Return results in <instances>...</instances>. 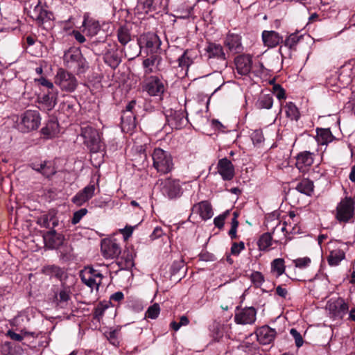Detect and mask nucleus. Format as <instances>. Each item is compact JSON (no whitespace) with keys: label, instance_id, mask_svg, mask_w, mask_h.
Here are the masks:
<instances>
[{"label":"nucleus","instance_id":"obj_49","mask_svg":"<svg viewBox=\"0 0 355 355\" xmlns=\"http://www.w3.org/2000/svg\"><path fill=\"white\" fill-rule=\"evenodd\" d=\"M295 266L299 268H305L311 263V259L309 257L298 258L293 261Z\"/></svg>","mask_w":355,"mask_h":355},{"label":"nucleus","instance_id":"obj_28","mask_svg":"<svg viewBox=\"0 0 355 355\" xmlns=\"http://www.w3.org/2000/svg\"><path fill=\"white\" fill-rule=\"evenodd\" d=\"M37 224L45 228H54L58 225V219L53 211L41 216L37 219Z\"/></svg>","mask_w":355,"mask_h":355},{"label":"nucleus","instance_id":"obj_7","mask_svg":"<svg viewBox=\"0 0 355 355\" xmlns=\"http://www.w3.org/2000/svg\"><path fill=\"white\" fill-rule=\"evenodd\" d=\"M80 277L82 282L91 288L92 289H98V286L101 284L103 275L97 270L94 269L91 266L85 267L80 271Z\"/></svg>","mask_w":355,"mask_h":355},{"label":"nucleus","instance_id":"obj_63","mask_svg":"<svg viewBox=\"0 0 355 355\" xmlns=\"http://www.w3.org/2000/svg\"><path fill=\"white\" fill-rule=\"evenodd\" d=\"M289 218L292 220H288L289 225H291L292 223H293L294 225H296L297 223L299 222V217L295 213V211H290L288 214Z\"/></svg>","mask_w":355,"mask_h":355},{"label":"nucleus","instance_id":"obj_18","mask_svg":"<svg viewBox=\"0 0 355 355\" xmlns=\"http://www.w3.org/2000/svg\"><path fill=\"white\" fill-rule=\"evenodd\" d=\"M236 69L241 76L248 75L252 68V58L249 55H241L235 59Z\"/></svg>","mask_w":355,"mask_h":355},{"label":"nucleus","instance_id":"obj_13","mask_svg":"<svg viewBox=\"0 0 355 355\" xmlns=\"http://www.w3.org/2000/svg\"><path fill=\"white\" fill-rule=\"evenodd\" d=\"M144 90L150 96H160L164 93L165 87L157 77L152 76L147 80Z\"/></svg>","mask_w":355,"mask_h":355},{"label":"nucleus","instance_id":"obj_48","mask_svg":"<svg viewBox=\"0 0 355 355\" xmlns=\"http://www.w3.org/2000/svg\"><path fill=\"white\" fill-rule=\"evenodd\" d=\"M300 40V37L296 34H291L284 41V45L289 49H293L296 46Z\"/></svg>","mask_w":355,"mask_h":355},{"label":"nucleus","instance_id":"obj_37","mask_svg":"<svg viewBox=\"0 0 355 355\" xmlns=\"http://www.w3.org/2000/svg\"><path fill=\"white\" fill-rule=\"evenodd\" d=\"M42 273L50 277H55L58 279H61L64 274L63 270L56 266H46L43 267L42 270Z\"/></svg>","mask_w":355,"mask_h":355},{"label":"nucleus","instance_id":"obj_56","mask_svg":"<svg viewBox=\"0 0 355 355\" xmlns=\"http://www.w3.org/2000/svg\"><path fill=\"white\" fill-rule=\"evenodd\" d=\"M245 248L244 243L241 241L240 243H234L231 248V252L233 255H239L240 252Z\"/></svg>","mask_w":355,"mask_h":355},{"label":"nucleus","instance_id":"obj_14","mask_svg":"<svg viewBox=\"0 0 355 355\" xmlns=\"http://www.w3.org/2000/svg\"><path fill=\"white\" fill-rule=\"evenodd\" d=\"M224 45L233 54L240 53L243 51L241 37L238 34L229 33L225 37Z\"/></svg>","mask_w":355,"mask_h":355},{"label":"nucleus","instance_id":"obj_1","mask_svg":"<svg viewBox=\"0 0 355 355\" xmlns=\"http://www.w3.org/2000/svg\"><path fill=\"white\" fill-rule=\"evenodd\" d=\"M153 166L161 174L170 173L174 168L171 153L160 148H155L152 154Z\"/></svg>","mask_w":355,"mask_h":355},{"label":"nucleus","instance_id":"obj_42","mask_svg":"<svg viewBox=\"0 0 355 355\" xmlns=\"http://www.w3.org/2000/svg\"><path fill=\"white\" fill-rule=\"evenodd\" d=\"M271 269L277 277L282 275L285 271L284 260L281 258L274 259L271 263Z\"/></svg>","mask_w":355,"mask_h":355},{"label":"nucleus","instance_id":"obj_24","mask_svg":"<svg viewBox=\"0 0 355 355\" xmlns=\"http://www.w3.org/2000/svg\"><path fill=\"white\" fill-rule=\"evenodd\" d=\"M168 125L173 129H181L187 124V119L182 111H175L167 118Z\"/></svg>","mask_w":355,"mask_h":355},{"label":"nucleus","instance_id":"obj_6","mask_svg":"<svg viewBox=\"0 0 355 355\" xmlns=\"http://www.w3.org/2000/svg\"><path fill=\"white\" fill-rule=\"evenodd\" d=\"M328 314L333 320H340L349 309L348 304L341 297L331 299L326 305Z\"/></svg>","mask_w":355,"mask_h":355},{"label":"nucleus","instance_id":"obj_33","mask_svg":"<svg viewBox=\"0 0 355 355\" xmlns=\"http://www.w3.org/2000/svg\"><path fill=\"white\" fill-rule=\"evenodd\" d=\"M31 17L39 24L43 23L48 17L47 12L42 9L39 1H37L33 10L31 11Z\"/></svg>","mask_w":355,"mask_h":355},{"label":"nucleus","instance_id":"obj_34","mask_svg":"<svg viewBox=\"0 0 355 355\" xmlns=\"http://www.w3.org/2000/svg\"><path fill=\"white\" fill-rule=\"evenodd\" d=\"M345 257V252L339 248L331 249L327 258L328 263L331 266H336Z\"/></svg>","mask_w":355,"mask_h":355},{"label":"nucleus","instance_id":"obj_23","mask_svg":"<svg viewBox=\"0 0 355 355\" xmlns=\"http://www.w3.org/2000/svg\"><path fill=\"white\" fill-rule=\"evenodd\" d=\"M71 291L69 287L61 288L55 295L54 302L60 308H65L71 300Z\"/></svg>","mask_w":355,"mask_h":355},{"label":"nucleus","instance_id":"obj_2","mask_svg":"<svg viewBox=\"0 0 355 355\" xmlns=\"http://www.w3.org/2000/svg\"><path fill=\"white\" fill-rule=\"evenodd\" d=\"M40 123L41 117L37 111L27 110L20 116L17 126L21 132H29L37 129Z\"/></svg>","mask_w":355,"mask_h":355},{"label":"nucleus","instance_id":"obj_58","mask_svg":"<svg viewBox=\"0 0 355 355\" xmlns=\"http://www.w3.org/2000/svg\"><path fill=\"white\" fill-rule=\"evenodd\" d=\"M134 227L132 226L126 225L123 229H120L119 232L123 234L125 240L130 238L133 232Z\"/></svg>","mask_w":355,"mask_h":355},{"label":"nucleus","instance_id":"obj_22","mask_svg":"<svg viewBox=\"0 0 355 355\" xmlns=\"http://www.w3.org/2000/svg\"><path fill=\"white\" fill-rule=\"evenodd\" d=\"M262 40L265 46L274 48L283 42V37L274 31H263Z\"/></svg>","mask_w":355,"mask_h":355},{"label":"nucleus","instance_id":"obj_43","mask_svg":"<svg viewBox=\"0 0 355 355\" xmlns=\"http://www.w3.org/2000/svg\"><path fill=\"white\" fill-rule=\"evenodd\" d=\"M28 335H31V336H35L34 332H28L26 331L24 329H22L21 330V333L18 334L15 332L13 330H8L6 333V336L10 337L12 340L20 342L24 338Z\"/></svg>","mask_w":355,"mask_h":355},{"label":"nucleus","instance_id":"obj_11","mask_svg":"<svg viewBox=\"0 0 355 355\" xmlns=\"http://www.w3.org/2000/svg\"><path fill=\"white\" fill-rule=\"evenodd\" d=\"M57 93L49 92L37 98V107L40 110L49 112L52 110L57 103Z\"/></svg>","mask_w":355,"mask_h":355},{"label":"nucleus","instance_id":"obj_4","mask_svg":"<svg viewBox=\"0 0 355 355\" xmlns=\"http://www.w3.org/2000/svg\"><path fill=\"white\" fill-rule=\"evenodd\" d=\"M354 201L351 198L346 197L338 204L336 209V218L340 223H347L354 215Z\"/></svg>","mask_w":355,"mask_h":355},{"label":"nucleus","instance_id":"obj_27","mask_svg":"<svg viewBox=\"0 0 355 355\" xmlns=\"http://www.w3.org/2000/svg\"><path fill=\"white\" fill-rule=\"evenodd\" d=\"M121 119V129L123 132H130L135 128V116L133 112H123Z\"/></svg>","mask_w":355,"mask_h":355},{"label":"nucleus","instance_id":"obj_61","mask_svg":"<svg viewBox=\"0 0 355 355\" xmlns=\"http://www.w3.org/2000/svg\"><path fill=\"white\" fill-rule=\"evenodd\" d=\"M35 81H37L41 85L45 86L48 88L52 89L53 87V84L44 77L35 79Z\"/></svg>","mask_w":355,"mask_h":355},{"label":"nucleus","instance_id":"obj_36","mask_svg":"<svg viewBox=\"0 0 355 355\" xmlns=\"http://www.w3.org/2000/svg\"><path fill=\"white\" fill-rule=\"evenodd\" d=\"M313 182L309 179L302 180L296 186V189L306 196H311L313 192Z\"/></svg>","mask_w":355,"mask_h":355},{"label":"nucleus","instance_id":"obj_9","mask_svg":"<svg viewBox=\"0 0 355 355\" xmlns=\"http://www.w3.org/2000/svg\"><path fill=\"white\" fill-rule=\"evenodd\" d=\"M163 193L170 199L180 198L182 193V188L179 180L166 179L164 182Z\"/></svg>","mask_w":355,"mask_h":355},{"label":"nucleus","instance_id":"obj_26","mask_svg":"<svg viewBox=\"0 0 355 355\" xmlns=\"http://www.w3.org/2000/svg\"><path fill=\"white\" fill-rule=\"evenodd\" d=\"M31 166L33 170L40 172L46 178H49L56 173V170L51 162L44 161L39 164L32 163Z\"/></svg>","mask_w":355,"mask_h":355},{"label":"nucleus","instance_id":"obj_12","mask_svg":"<svg viewBox=\"0 0 355 355\" xmlns=\"http://www.w3.org/2000/svg\"><path fill=\"white\" fill-rule=\"evenodd\" d=\"M63 60L67 67L75 69L80 66L83 56L78 49H70L64 53Z\"/></svg>","mask_w":355,"mask_h":355},{"label":"nucleus","instance_id":"obj_38","mask_svg":"<svg viewBox=\"0 0 355 355\" xmlns=\"http://www.w3.org/2000/svg\"><path fill=\"white\" fill-rule=\"evenodd\" d=\"M159 62V58L155 55H153L145 59L143 62V66L146 74L153 73L155 69V64Z\"/></svg>","mask_w":355,"mask_h":355},{"label":"nucleus","instance_id":"obj_40","mask_svg":"<svg viewBox=\"0 0 355 355\" xmlns=\"http://www.w3.org/2000/svg\"><path fill=\"white\" fill-rule=\"evenodd\" d=\"M117 37L119 42L122 45H125L131 40L130 31L127 27L121 26L117 31Z\"/></svg>","mask_w":355,"mask_h":355},{"label":"nucleus","instance_id":"obj_54","mask_svg":"<svg viewBox=\"0 0 355 355\" xmlns=\"http://www.w3.org/2000/svg\"><path fill=\"white\" fill-rule=\"evenodd\" d=\"M290 333L295 339L296 346L297 347H301L303 345V339L301 334L295 329H291Z\"/></svg>","mask_w":355,"mask_h":355},{"label":"nucleus","instance_id":"obj_21","mask_svg":"<svg viewBox=\"0 0 355 355\" xmlns=\"http://www.w3.org/2000/svg\"><path fill=\"white\" fill-rule=\"evenodd\" d=\"M205 55L208 59H217L225 61L226 56L220 44L209 43L205 48Z\"/></svg>","mask_w":355,"mask_h":355},{"label":"nucleus","instance_id":"obj_30","mask_svg":"<svg viewBox=\"0 0 355 355\" xmlns=\"http://www.w3.org/2000/svg\"><path fill=\"white\" fill-rule=\"evenodd\" d=\"M59 132V124L54 119L49 120L41 130L42 135L46 139H51L56 137Z\"/></svg>","mask_w":355,"mask_h":355},{"label":"nucleus","instance_id":"obj_35","mask_svg":"<svg viewBox=\"0 0 355 355\" xmlns=\"http://www.w3.org/2000/svg\"><path fill=\"white\" fill-rule=\"evenodd\" d=\"M83 26L85 27L84 31L86 33L87 35L90 37L97 35L101 28L98 21L95 20L87 21L85 17Z\"/></svg>","mask_w":355,"mask_h":355},{"label":"nucleus","instance_id":"obj_16","mask_svg":"<svg viewBox=\"0 0 355 355\" xmlns=\"http://www.w3.org/2000/svg\"><path fill=\"white\" fill-rule=\"evenodd\" d=\"M95 185L89 184L82 190L78 191L71 199L73 203L77 206H81L89 200H90L94 195Z\"/></svg>","mask_w":355,"mask_h":355},{"label":"nucleus","instance_id":"obj_64","mask_svg":"<svg viewBox=\"0 0 355 355\" xmlns=\"http://www.w3.org/2000/svg\"><path fill=\"white\" fill-rule=\"evenodd\" d=\"M26 320L28 321V318L27 316L26 315H18L17 317H15L14 319H13V324L15 325V326H19L21 324V322H23L24 320Z\"/></svg>","mask_w":355,"mask_h":355},{"label":"nucleus","instance_id":"obj_32","mask_svg":"<svg viewBox=\"0 0 355 355\" xmlns=\"http://www.w3.org/2000/svg\"><path fill=\"white\" fill-rule=\"evenodd\" d=\"M31 17L39 24L43 23L48 17L47 12L42 9L39 1H37L33 10L31 11Z\"/></svg>","mask_w":355,"mask_h":355},{"label":"nucleus","instance_id":"obj_19","mask_svg":"<svg viewBox=\"0 0 355 355\" xmlns=\"http://www.w3.org/2000/svg\"><path fill=\"white\" fill-rule=\"evenodd\" d=\"M313 163V155L309 151L299 153L296 157L295 166L300 171L304 173Z\"/></svg>","mask_w":355,"mask_h":355},{"label":"nucleus","instance_id":"obj_17","mask_svg":"<svg viewBox=\"0 0 355 355\" xmlns=\"http://www.w3.org/2000/svg\"><path fill=\"white\" fill-rule=\"evenodd\" d=\"M44 240L47 248L50 249H57L63 244L64 236L53 230L44 236Z\"/></svg>","mask_w":355,"mask_h":355},{"label":"nucleus","instance_id":"obj_39","mask_svg":"<svg viewBox=\"0 0 355 355\" xmlns=\"http://www.w3.org/2000/svg\"><path fill=\"white\" fill-rule=\"evenodd\" d=\"M285 112L286 116L291 120L297 121L300 118V112L298 109L292 102L286 103L285 106Z\"/></svg>","mask_w":355,"mask_h":355},{"label":"nucleus","instance_id":"obj_25","mask_svg":"<svg viewBox=\"0 0 355 355\" xmlns=\"http://www.w3.org/2000/svg\"><path fill=\"white\" fill-rule=\"evenodd\" d=\"M192 211L198 214L202 220L209 219L213 216L211 206L207 201L196 204L193 207Z\"/></svg>","mask_w":355,"mask_h":355},{"label":"nucleus","instance_id":"obj_53","mask_svg":"<svg viewBox=\"0 0 355 355\" xmlns=\"http://www.w3.org/2000/svg\"><path fill=\"white\" fill-rule=\"evenodd\" d=\"M87 213V210L86 209H80V210L76 211L74 214H73V218L71 220V223L73 224H77L78 223L80 222V220H81V218L85 216L86 215V214Z\"/></svg>","mask_w":355,"mask_h":355},{"label":"nucleus","instance_id":"obj_31","mask_svg":"<svg viewBox=\"0 0 355 355\" xmlns=\"http://www.w3.org/2000/svg\"><path fill=\"white\" fill-rule=\"evenodd\" d=\"M334 139V135L329 128H318L316 141L320 145H327Z\"/></svg>","mask_w":355,"mask_h":355},{"label":"nucleus","instance_id":"obj_3","mask_svg":"<svg viewBox=\"0 0 355 355\" xmlns=\"http://www.w3.org/2000/svg\"><path fill=\"white\" fill-rule=\"evenodd\" d=\"M55 84L66 92H73L78 86L76 78L63 69H59L55 76Z\"/></svg>","mask_w":355,"mask_h":355},{"label":"nucleus","instance_id":"obj_45","mask_svg":"<svg viewBox=\"0 0 355 355\" xmlns=\"http://www.w3.org/2000/svg\"><path fill=\"white\" fill-rule=\"evenodd\" d=\"M160 313V308L158 304L155 303L150 306L146 311L145 315L148 318L156 319Z\"/></svg>","mask_w":355,"mask_h":355},{"label":"nucleus","instance_id":"obj_52","mask_svg":"<svg viewBox=\"0 0 355 355\" xmlns=\"http://www.w3.org/2000/svg\"><path fill=\"white\" fill-rule=\"evenodd\" d=\"M153 2L154 0H144L143 2L139 3L137 7L139 9L141 7L144 12L148 13V12L154 10Z\"/></svg>","mask_w":355,"mask_h":355},{"label":"nucleus","instance_id":"obj_50","mask_svg":"<svg viewBox=\"0 0 355 355\" xmlns=\"http://www.w3.org/2000/svg\"><path fill=\"white\" fill-rule=\"evenodd\" d=\"M251 280L257 286H260L264 282L263 275L258 271L253 272L250 276Z\"/></svg>","mask_w":355,"mask_h":355},{"label":"nucleus","instance_id":"obj_20","mask_svg":"<svg viewBox=\"0 0 355 355\" xmlns=\"http://www.w3.org/2000/svg\"><path fill=\"white\" fill-rule=\"evenodd\" d=\"M275 336L276 331L268 326H263L257 331V340L262 345L270 344Z\"/></svg>","mask_w":355,"mask_h":355},{"label":"nucleus","instance_id":"obj_51","mask_svg":"<svg viewBox=\"0 0 355 355\" xmlns=\"http://www.w3.org/2000/svg\"><path fill=\"white\" fill-rule=\"evenodd\" d=\"M230 214V211H226L223 214L218 216L214 220V223L216 227L222 228L224 225V222L227 216Z\"/></svg>","mask_w":355,"mask_h":355},{"label":"nucleus","instance_id":"obj_8","mask_svg":"<svg viewBox=\"0 0 355 355\" xmlns=\"http://www.w3.org/2000/svg\"><path fill=\"white\" fill-rule=\"evenodd\" d=\"M257 311L254 307L236 309L234 321L239 324H252L256 320Z\"/></svg>","mask_w":355,"mask_h":355},{"label":"nucleus","instance_id":"obj_60","mask_svg":"<svg viewBox=\"0 0 355 355\" xmlns=\"http://www.w3.org/2000/svg\"><path fill=\"white\" fill-rule=\"evenodd\" d=\"M117 334H118V331L117 330L110 331L108 332H106V334H105L107 339L113 345H115V343L116 341Z\"/></svg>","mask_w":355,"mask_h":355},{"label":"nucleus","instance_id":"obj_5","mask_svg":"<svg viewBox=\"0 0 355 355\" xmlns=\"http://www.w3.org/2000/svg\"><path fill=\"white\" fill-rule=\"evenodd\" d=\"M81 135L84 138L85 144L92 153L99 151L102 147L98 132L94 128L86 125L81 128Z\"/></svg>","mask_w":355,"mask_h":355},{"label":"nucleus","instance_id":"obj_55","mask_svg":"<svg viewBox=\"0 0 355 355\" xmlns=\"http://www.w3.org/2000/svg\"><path fill=\"white\" fill-rule=\"evenodd\" d=\"M273 94L279 100H282L286 98L285 91L279 85H274Z\"/></svg>","mask_w":355,"mask_h":355},{"label":"nucleus","instance_id":"obj_41","mask_svg":"<svg viewBox=\"0 0 355 355\" xmlns=\"http://www.w3.org/2000/svg\"><path fill=\"white\" fill-rule=\"evenodd\" d=\"M273 100L270 94L262 95L257 102V107L259 109H270L272 107Z\"/></svg>","mask_w":355,"mask_h":355},{"label":"nucleus","instance_id":"obj_15","mask_svg":"<svg viewBox=\"0 0 355 355\" xmlns=\"http://www.w3.org/2000/svg\"><path fill=\"white\" fill-rule=\"evenodd\" d=\"M217 170L224 180H231L234 176V167L231 161L227 158L219 159Z\"/></svg>","mask_w":355,"mask_h":355},{"label":"nucleus","instance_id":"obj_59","mask_svg":"<svg viewBox=\"0 0 355 355\" xmlns=\"http://www.w3.org/2000/svg\"><path fill=\"white\" fill-rule=\"evenodd\" d=\"M1 352L3 355H15L12 352V345L9 342H6L1 345Z\"/></svg>","mask_w":355,"mask_h":355},{"label":"nucleus","instance_id":"obj_47","mask_svg":"<svg viewBox=\"0 0 355 355\" xmlns=\"http://www.w3.org/2000/svg\"><path fill=\"white\" fill-rule=\"evenodd\" d=\"M251 139L256 146L260 145L264 141L263 132L260 130H255L251 134Z\"/></svg>","mask_w":355,"mask_h":355},{"label":"nucleus","instance_id":"obj_57","mask_svg":"<svg viewBox=\"0 0 355 355\" xmlns=\"http://www.w3.org/2000/svg\"><path fill=\"white\" fill-rule=\"evenodd\" d=\"M178 62L181 67H187L190 64V59L187 56V51L178 58Z\"/></svg>","mask_w":355,"mask_h":355},{"label":"nucleus","instance_id":"obj_44","mask_svg":"<svg viewBox=\"0 0 355 355\" xmlns=\"http://www.w3.org/2000/svg\"><path fill=\"white\" fill-rule=\"evenodd\" d=\"M272 245V236L270 234H263L258 241V246L260 250H266Z\"/></svg>","mask_w":355,"mask_h":355},{"label":"nucleus","instance_id":"obj_10","mask_svg":"<svg viewBox=\"0 0 355 355\" xmlns=\"http://www.w3.org/2000/svg\"><path fill=\"white\" fill-rule=\"evenodd\" d=\"M101 252L106 259H114L121 254V247L116 240L106 239L101 243Z\"/></svg>","mask_w":355,"mask_h":355},{"label":"nucleus","instance_id":"obj_62","mask_svg":"<svg viewBox=\"0 0 355 355\" xmlns=\"http://www.w3.org/2000/svg\"><path fill=\"white\" fill-rule=\"evenodd\" d=\"M163 234V230L161 227H155L150 235L151 239L154 240L162 236Z\"/></svg>","mask_w":355,"mask_h":355},{"label":"nucleus","instance_id":"obj_46","mask_svg":"<svg viewBox=\"0 0 355 355\" xmlns=\"http://www.w3.org/2000/svg\"><path fill=\"white\" fill-rule=\"evenodd\" d=\"M105 60L112 67L114 68L116 67L121 62V59L116 53H112L111 52H109L106 53Z\"/></svg>","mask_w":355,"mask_h":355},{"label":"nucleus","instance_id":"obj_29","mask_svg":"<svg viewBox=\"0 0 355 355\" xmlns=\"http://www.w3.org/2000/svg\"><path fill=\"white\" fill-rule=\"evenodd\" d=\"M139 42L145 46L150 53H154L160 45L159 37L155 34L146 35L142 37Z\"/></svg>","mask_w":355,"mask_h":355}]
</instances>
